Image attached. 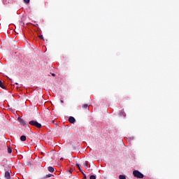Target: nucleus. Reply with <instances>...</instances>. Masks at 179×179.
I'll use <instances>...</instances> for the list:
<instances>
[{"mask_svg":"<svg viewBox=\"0 0 179 179\" xmlns=\"http://www.w3.org/2000/svg\"><path fill=\"white\" fill-rule=\"evenodd\" d=\"M133 176L136 178H143V173H141L139 171L135 170L133 171Z\"/></svg>","mask_w":179,"mask_h":179,"instance_id":"1","label":"nucleus"},{"mask_svg":"<svg viewBox=\"0 0 179 179\" xmlns=\"http://www.w3.org/2000/svg\"><path fill=\"white\" fill-rule=\"evenodd\" d=\"M29 125H32L33 127H36V128H41L43 126L41 125V124L38 123L37 121L36 120H31L30 122H29Z\"/></svg>","mask_w":179,"mask_h":179,"instance_id":"2","label":"nucleus"},{"mask_svg":"<svg viewBox=\"0 0 179 179\" xmlns=\"http://www.w3.org/2000/svg\"><path fill=\"white\" fill-rule=\"evenodd\" d=\"M17 120L18 122H20L21 125H23V127H29V124L27 123V122L24 121V120L20 117H18Z\"/></svg>","mask_w":179,"mask_h":179,"instance_id":"3","label":"nucleus"},{"mask_svg":"<svg viewBox=\"0 0 179 179\" xmlns=\"http://www.w3.org/2000/svg\"><path fill=\"white\" fill-rule=\"evenodd\" d=\"M69 121L71 124H75V121H76V120H75V117L71 116L69 118Z\"/></svg>","mask_w":179,"mask_h":179,"instance_id":"4","label":"nucleus"},{"mask_svg":"<svg viewBox=\"0 0 179 179\" xmlns=\"http://www.w3.org/2000/svg\"><path fill=\"white\" fill-rule=\"evenodd\" d=\"M5 177H6V178H7V179L10 178V173H9V171H6V172L5 173Z\"/></svg>","mask_w":179,"mask_h":179,"instance_id":"5","label":"nucleus"},{"mask_svg":"<svg viewBox=\"0 0 179 179\" xmlns=\"http://www.w3.org/2000/svg\"><path fill=\"white\" fill-rule=\"evenodd\" d=\"M48 171H50V173H54V167H52V166H49L48 168Z\"/></svg>","mask_w":179,"mask_h":179,"instance_id":"6","label":"nucleus"},{"mask_svg":"<svg viewBox=\"0 0 179 179\" xmlns=\"http://www.w3.org/2000/svg\"><path fill=\"white\" fill-rule=\"evenodd\" d=\"M20 141H22V142H26V136H22L20 137Z\"/></svg>","mask_w":179,"mask_h":179,"instance_id":"7","label":"nucleus"},{"mask_svg":"<svg viewBox=\"0 0 179 179\" xmlns=\"http://www.w3.org/2000/svg\"><path fill=\"white\" fill-rule=\"evenodd\" d=\"M76 166L78 167V170H80V173L83 174V171H82V169H80V166L79 165V164H76Z\"/></svg>","mask_w":179,"mask_h":179,"instance_id":"8","label":"nucleus"},{"mask_svg":"<svg viewBox=\"0 0 179 179\" xmlns=\"http://www.w3.org/2000/svg\"><path fill=\"white\" fill-rule=\"evenodd\" d=\"M119 179H127V176L125 175H120Z\"/></svg>","mask_w":179,"mask_h":179,"instance_id":"9","label":"nucleus"},{"mask_svg":"<svg viewBox=\"0 0 179 179\" xmlns=\"http://www.w3.org/2000/svg\"><path fill=\"white\" fill-rule=\"evenodd\" d=\"M50 177H52V174H48V175H46V176L43 178V179L50 178Z\"/></svg>","mask_w":179,"mask_h":179,"instance_id":"10","label":"nucleus"},{"mask_svg":"<svg viewBox=\"0 0 179 179\" xmlns=\"http://www.w3.org/2000/svg\"><path fill=\"white\" fill-rule=\"evenodd\" d=\"M120 115H122V117H125V115H127L125 114V112H124V110H122V113H120Z\"/></svg>","mask_w":179,"mask_h":179,"instance_id":"11","label":"nucleus"},{"mask_svg":"<svg viewBox=\"0 0 179 179\" xmlns=\"http://www.w3.org/2000/svg\"><path fill=\"white\" fill-rule=\"evenodd\" d=\"M0 87H1V89H5V87L3 86V84L2 83V81L0 80Z\"/></svg>","mask_w":179,"mask_h":179,"instance_id":"12","label":"nucleus"},{"mask_svg":"<svg viewBox=\"0 0 179 179\" xmlns=\"http://www.w3.org/2000/svg\"><path fill=\"white\" fill-rule=\"evenodd\" d=\"M83 166H85V169H87V166H89V164L87 162H85L83 164Z\"/></svg>","mask_w":179,"mask_h":179,"instance_id":"13","label":"nucleus"},{"mask_svg":"<svg viewBox=\"0 0 179 179\" xmlns=\"http://www.w3.org/2000/svg\"><path fill=\"white\" fill-rule=\"evenodd\" d=\"M67 173L69 174V177H71V176H72V171H69Z\"/></svg>","mask_w":179,"mask_h":179,"instance_id":"14","label":"nucleus"},{"mask_svg":"<svg viewBox=\"0 0 179 179\" xmlns=\"http://www.w3.org/2000/svg\"><path fill=\"white\" fill-rule=\"evenodd\" d=\"M87 107H89V105H87V104H84L83 106V108H87Z\"/></svg>","mask_w":179,"mask_h":179,"instance_id":"15","label":"nucleus"},{"mask_svg":"<svg viewBox=\"0 0 179 179\" xmlns=\"http://www.w3.org/2000/svg\"><path fill=\"white\" fill-rule=\"evenodd\" d=\"M90 179H96V176L92 175L90 177Z\"/></svg>","mask_w":179,"mask_h":179,"instance_id":"16","label":"nucleus"},{"mask_svg":"<svg viewBox=\"0 0 179 179\" xmlns=\"http://www.w3.org/2000/svg\"><path fill=\"white\" fill-rule=\"evenodd\" d=\"M24 3H30V0H24Z\"/></svg>","mask_w":179,"mask_h":179,"instance_id":"17","label":"nucleus"},{"mask_svg":"<svg viewBox=\"0 0 179 179\" xmlns=\"http://www.w3.org/2000/svg\"><path fill=\"white\" fill-rule=\"evenodd\" d=\"M8 153H12V149L11 148H8Z\"/></svg>","mask_w":179,"mask_h":179,"instance_id":"18","label":"nucleus"},{"mask_svg":"<svg viewBox=\"0 0 179 179\" xmlns=\"http://www.w3.org/2000/svg\"><path fill=\"white\" fill-rule=\"evenodd\" d=\"M83 175L84 176V178L86 179L87 178L86 174H85V173H83Z\"/></svg>","mask_w":179,"mask_h":179,"instance_id":"19","label":"nucleus"},{"mask_svg":"<svg viewBox=\"0 0 179 179\" xmlns=\"http://www.w3.org/2000/svg\"><path fill=\"white\" fill-rule=\"evenodd\" d=\"M39 37L40 38H42V40L44 38V37H43V35H41Z\"/></svg>","mask_w":179,"mask_h":179,"instance_id":"20","label":"nucleus"},{"mask_svg":"<svg viewBox=\"0 0 179 179\" xmlns=\"http://www.w3.org/2000/svg\"><path fill=\"white\" fill-rule=\"evenodd\" d=\"M52 76H55V73H52Z\"/></svg>","mask_w":179,"mask_h":179,"instance_id":"21","label":"nucleus"},{"mask_svg":"<svg viewBox=\"0 0 179 179\" xmlns=\"http://www.w3.org/2000/svg\"><path fill=\"white\" fill-rule=\"evenodd\" d=\"M60 101H61V103H64V101H63V100H61Z\"/></svg>","mask_w":179,"mask_h":179,"instance_id":"22","label":"nucleus"},{"mask_svg":"<svg viewBox=\"0 0 179 179\" xmlns=\"http://www.w3.org/2000/svg\"><path fill=\"white\" fill-rule=\"evenodd\" d=\"M15 85H18V83H15Z\"/></svg>","mask_w":179,"mask_h":179,"instance_id":"23","label":"nucleus"},{"mask_svg":"<svg viewBox=\"0 0 179 179\" xmlns=\"http://www.w3.org/2000/svg\"><path fill=\"white\" fill-rule=\"evenodd\" d=\"M52 124H54V120L52 121Z\"/></svg>","mask_w":179,"mask_h":179,"instance_id":"24","label":"nucleus"}]
</instances>
